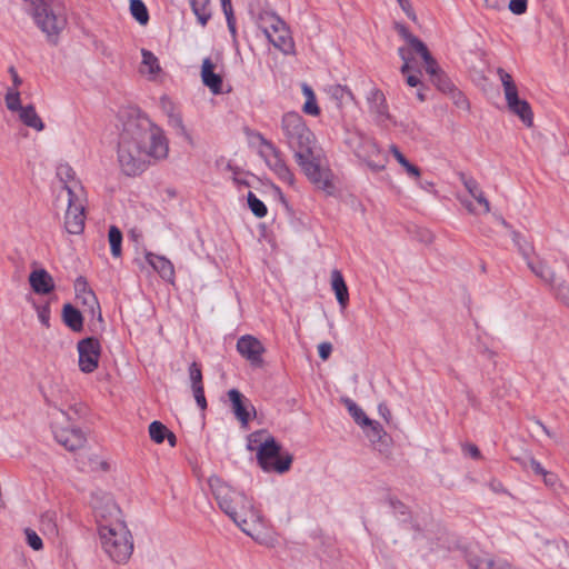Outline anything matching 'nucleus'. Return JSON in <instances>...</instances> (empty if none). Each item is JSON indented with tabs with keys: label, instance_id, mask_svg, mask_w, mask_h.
<instances>
[{
	"label": "nucleus",
	"instance_id": "obj_20",
	"mask_svg": "<svg viewBox=\"0 0 569 569\" xmlns=\"http://www.w3.org/2000/svg\"><path fill=\"white\" fill-rule=\"evenodd\" d=\"M201 79L203 84L208 87L213 94L222 92V78L214 72V64L210 58H206L202 61Z\"/></svg>",
	"mask_w": 569,
	"mask_h": 569
},
{
	"label": "nucleus",
	"instance_id": "obj_35",
	"mask_svg": "<svg viewBox=\"0 0 569 569\" xmlns=\"http://www.w3.org/2000/svg\"><path fill=\"white\" fill-rule=\"evenodd\" d=\"M497 74L501 81L503 87L505 98L513 96L515 92L518 91V88L509 72H507L502 68L497 69Z\"/></svg>",
	"mask_w": 569,
	"mask_h": 569
},
{
	"label": "nucleus",
	"instance_id": "obj_26",
	"mask_svg": "<svg viewBox=\"0 0 569 569\" xmlns=\"http://www.w3.org/2000/svg\"><path fill=\"white\" fill-rule=\"evenodd\" d=\"M77 299L84 306V312H89L92 318L102 322V315L99 301L92 290H84L82 293H77Z\"/></svg>",
	"mask_w": 569,
	"mask_h": 569
},
{
	"label": "nucleus",
	"instance_id": "obj_50",
	"mask_svg": "<svg viewBox=\"0 0 569 569\" xmlns=\"http://www.w3.org/2000/svg\"><path fill=\"white\" fill-rule=\"evenodd\" d=\"M363 147L367 149V151L363 152L361 150H357L356 153L358 157H362L366 159L367 157H370L379 152L376 142L369 138L363 140Z\"/></svg>",
	"mask_w": 569,
	"mask_h": 569
},
{
	"label": "nucleus",
	"instance_id": "obj_38",
	"mask_svg": "<svg viewBox=\"0 0 569 569\" xmlns=\"http://www.w3.org/2000/svg\"><path fill=\"white\" fill-rule=\"evenodd\" d=\"M74 170L69 164H60L57 169V176L64 183V189L67 190V186H74L80 182L74 179Z\"/></svg>",
	"mask_w": 569,
	"mask_h": 569
},
{
	"label": "nucleus",
	"instance_id": "obj_34",
	"mask_svg": "<svg viewBox=\"0 0 569 569\" xmlns=\"http://www.w3.org/2000/svg\"><path fill=\"white\" fill-rule=\"evenodd\" d=\"M111 254L114 258L121 256L122 233L116 226H111L108 233Z\"/></svg>",
	"mask_w": 569,
	"mask_h": 569
},
{
	"label": "nucleus",
	"instance_id": "obj_63",
	"mask_svg": "<svg viewBox=\"0 0 569 569\" xmlns=\"http://www.w3.org/2000/svg\"><path fill=\"white\" fill-rule=\"evenodd\" d=\"M302 93L305 94V97L307 99L316 98V94H315L312 88L310 86H308L307 83L302 84Z\"/></svg>",
	"mask_w": 569,
	"mask_h": 569
},
{
	"label": "nucleus",
	"instance_id": "obj_39",
	"mask_svg": "<svg viewBox=\"0 0 569 569\" xmlns=\"http://www.w3.org/2000/svg\"><path fill=\"white\" fill-rule=\"evenodd\" d=\"M248 206L252 213L258 218H263L267 216V207L266 204L252 192H248Z\"/></svg>",
	"mask_w": 569,
	"mask_h": 569
},
{
	"label": "nucleus",
	"instance_id": "obj_48",
	"mask_svg": "<svg viewBox=\"0 0 569 569\" xmlns=\"http://www.w3.org/2000/svg\"><path fill=\"white\" fill-rule=\"evenodd\" d=\"M191 390H192V393H193V397H194L197 406L202 411H204L207 409V407H208L207 399H206V396H204V387L203 386H198L196 388H191Z\"/></svg>",
	"mask_w": 569,
	"mask_h": 569
},
{
	"label": "nucleus",
	"instance_id": "obj_29",
	"mask_svg": "<svg viewBox=\"0 0 569 569\" xmlns=\"http://www.w3.org/2000/svg\"><path fill=\"white\" fill-rule=\"evenodd\" d=\"M528 268L542 281L549 286H553L556 281V272L545 262L539 261L535 263L530 258L526 261Z\"/></svg>",
	"mask_w": 569,
	"mask_h": 569
},
{
	"label": "nucleus",
	"instance_id": "obj_42",
	"mask_svg": "<svg viewBox=\"0 0 569 569\" xmlns=\"http://www.w3.org/2000/svg\"><path fill=\"white\" fill-rule=\"evenodd\" d=\"M188 373H189L191 388H196L198 386H203L201 366L198 362L193 361L189 366Z\"/></svg>",
	"mask_w": 569,
	"mask_h": 569
},
{
	"label": "nucleus",
	"instance_id": "obj_9",
	"mask_svg": "<svg viewBox=\"0 0 569 569\" xmlns=\"http://www.w3.org/2000/svg\"><path fill=\"white\" fill-rule=\"evenodd\" d=\"M6 107L9 111L18 113L19 120L36 131H42L44 123L39 117L33 104L22 106L20 92L16 89H7L4 94Z\"/></svg>",
	"mask_w": 569,
	"mask_h": 569
},
{
	"label": "nucleus",
	"instance_id": "obj_46",
	"mask_svg": "<svg viewBox=\"0 0 569 569\" xmlns=\"http://www.w3.org/2000/svg\"><path fill=\"white\" fill-rule=\"evenodd\" d=\"M37 316L39 321L46 327H50V317H51V310L50 306L48 303L36 306Z\"/></svg>",
	"mask_w": 569,
	"mask_h": 569
},
{
	"label": "nucleus",
	"instance_id": "obj_57",
	"mask_svg": "<svg viewBox=\"0 0 569 569\" xmlns=\"http://www.w3.org/2000/svg\"><path fill=\"white\" fill-rule=\"evenodd\" d=\"M465 452H467L473 459H480L481 452L479 448L473 443H468L463 447Z\"/></svg>",
	"mask_w": 569,
	"mask_h": 569
},
{
	"label": "nucleus",
	"instance_id": "obj_54",
	"mask_svg": "<svg viewBox=\"0 0 569 569\" xmlns=\"http://www.w3.org/2000/svg\"><path fill=\"white\" fill-rule=\"evenodd\" d=\"M318 352H319V357L322 360H327L332 352V345L330 342H321L318 346Z\"/></svg>",
	"mask_w": 569,
	"mask_h": 569
},
{
	"label": "nucleus",
	"instance_id": "obj_25",
	"mask_svg": "<svg viewBox=\"0 0 569 569\" xmlns=\"http://www.w3.org/2000/svg\"><path fill=\"white\" fill-rule=\"evenodd\" d=\"M62 320L74 332H80L83 329L82 313L70 303L63 306Z\"/></svg>",
	"mask_w": 569,
	"mask_h": 569
},
{
	"label": "nucleus",
	"instance_id": "obj_16",
	"mask_svg": "<svg viewBox=\"0 0 569 569\" xmlns=\"http://www.w3.org/2000/svg\"><path fill=\"white\" fill-rule=\"evenodd\" d=\"M366 100L376 122L385 123L390 119L387 100L380 89L372 87L367 93Z\"/></svg>",
	"mask_w": 569,
	"mask_h": 569
},
{
	"label": "nucleus",
	"instance_id": "obj_36",
	"mask_svg": "<svg viewBox=\"0 0 569 569\" xmlns=\"http://www.w3.org/2000/svg\"><path fill=\"white\" fill-rule=\"evenodd\" d=\"M346 406L348 412L359 426L365 427L366 423H370V418L367 417L365 411L355 401L348 399Z\"/></svg>",
	"mask_w": 569,
	"mask_h": 569
},
{
	"label": "nucleus",
	"instance_id": "obj_5",
	"mask_svg": "<svg viewBox=\"0 0 569 569\" xmlns=\"http://www.w3.org/2000/svg\"><path fill=\"white\" fill-rule=\"evenodd\" d=\"M257 24L274 48L284 54L295 53V41L290 28L276 12L268 10L259 12Z\"/></svg>",
	"mask_w": 569,
	"mask_h": 569
},
{
	"label": "nucleus",
	"instance_id": "obj_52",
	"mask_svg": "<svg viewBox=\"0 0 569 569\" xmlns=\"http://www.w3.org/2000/svg\"><path fill=\"white\" fill-rule=\"evenodd\" d=\"M302 110L305 113L313 116V117H317L320 114V108L318 107L316 98L307 99L302 107Z\"/></svg>",
	"mask_w": 569,
	"mask_h": 569
},
{
	"label": "nucleus",
	"instance_id": "obj_62",
	"mask_svg": "<svg viewBox=\"0 0 569 569\" xmlns=\"http://www.w3.org/2000/svg\"><path fill=\"white\" fill-rule=\"evenodd\" d=\"M378 411H379V415H380V416H381L386 421H389V420H390V418H391V412H390V410H389V408H388V406H387V405H385V403H380V405L378 406Z\"/></svg>",
	"mask_w": 569,
	"mask_h": 569
},
{
	"label": "nucleus",
	"instance_id": "obj_4",
	"mask_svg": "<svg viewBox=\"0 0 569 569\" xmlns=\"http://www.w3.org/2000/svg\"><path fill=\"white\" fill-rule=\"evenodd\" d=\"M142 132L124 131L118 144V162L121 171L128 177L141 174L149 166L144 148L142 147Z\"/></svg>",
	"mask_w": 569,
	"mask_h": 569
},
{
	"label": "nucleus",
	"instance_id": "obj_21",
	"mask_svg": "<svg viewBox=\"0 0 569 569\" xmlns=\"http://www.w3.org/2000/svg\"><path fill=\"white\" fill-rule=\"evenodd\" d=\"M29 282L38 295H48L54 289L53 278L46 269L33 270L29 276Z\"/></svg>",
	"mask_w": 569,
	"mask_h": 569
},
{
	"label": "nucleus",
	"instance_id": "obj_43",
	"mask_svg": "<svg viewBox=\"0 0 569 569\" xmlns=\"http://www.w3.org/2000/svg\"><path fill=\"white\" fill-rule=\"evenodd\" d=\"M447 96H449L458 108L463 110L469 109V101L467 97L456 86L447 93Z\"/></svg>",
	"mask_w": 569,
	"mask_h": 569
},
{
	"label": "nucleus",
	"instance_id": "obj_3",
	"mask_svg": "<svg viewBox=\"0 0 569 569\" xmlns=\"http://www.w3.org/2000/svg\"><path fill=\"white\" fill-rule=\"evenodd\" d=\"M99 520V537L106 553L117 563H126L133 552V540L126 523L118 518L107 521L104 513L96 508Z\"/></svg>",
	"mask_w": 569,
	"mask_h": 569
},
{
	"label": "nucleus",
	"instance_id": "obj_33",
	"mask_svg": "<svg viewBox=\"0 0 569 569\" xmlns=\"http://www.w3.org/2000/svg\"><path fill=\"white\" fill-rule=\"evenodd\" d=\"M130 12L140 24L149 21L148 9L142 0H130Z\"/></svg>",
	"mask_w": 569,
	"mask_h": 569
},
{
	"label": "nucleus",
	"instance_id": "obj_15",
	"mask_svg": "<svg viewBox=\"0 0 569 569\" xmlns=\"http://www.w3.org/2000/svg\"><path fill=\"white\" fill-rule=\"evenodd\" d=\"M56 441L69 451H76L84 447L87 438L79 428H54Z\"/></svg>",
	"mask_w": 569,
	"mask_h": 569
},
{
	"label": "nucleus",
	"instance_id": "obj_27",
	"mask_svg": "<svg viewBox=\"0 0 569 569\" xmlns=\"http://www.w3.org/2000/svg\"><path fill=\"white\" fill-rule=\"evenodd\" d=\"M331 286L339 305L345 308L349 302V292L345 279L339 270L331 273Z\"/></svg>",
	"mask_w": 569,
	"mask_h": 569
},
{
	"label": "nucleus",
	"instance_id": "obj_31",
	"mask_svg": "<svg viewBox=\"0 0 569 569\" xmlns=\"http://www.w3.org/2000/svg\"><path fill=\"white\" fill-rule=\"evenodd\" d=\"M198 22L204 27L211 19L210 0H189Z\"/></svg>",
	"mask_w": 569,
	"mask_h": 569
},
{
	"label": "nucleus",
	"instance_id": "obj_32",
	"mask_svg": "<svg viewBox=\"0 0 569 569\" xmlns=\"http://www.w3.org/2000/svg\"><path fill=\"white\" fill-rule=\"evenodd\" d=\"M141 56L142 66L147 68V72L152 77L157 76L161 71L158 58L147 49L141 50Z\"/></svg>",
	"mask_w": 569,
	"mask_h": 569
},
{
	"label": "nucleus",
	"instance_id": "obj_40",
	"mask_svg": "<svg viewBox=\"0 0 569 569\" xmlns=\"http://www.w3.org/2000/svg\"><path fill=\"white\" fill-rule=\"evenodd\" d=\"M512 241L517 246L520 254L527 261L531 257L533 248L526 241L525 237L518 231H512Z\"/></svg>",
	"mask_w": 569,
	"mask_h": 569
},
{
	"label": "nucleus",
	"instance_id": "obj_8",
	"mask_svg": "<svg viewBox=\"0 0 569 569\" xmlns=\"http://www.w3.org/2000/svg\"><path fill=\"white\" fill-rule=\"evenodd\" d=\"M82 186H67L68 208L64 216V228L70 234H80L84 229V204L81 198Z\"/></svg>",
	"mask_w": 569,
	"mask_h": 569
},
{
	"label": "nucleus",
	"instance_id": "obj_17",
	"mask_svg": "<svg viewBox=\"0 0 569 569\" xmlns=\"http://www.w3.org/2000/svg\"><path fill=\"white\" fill-rule=\"evenodd\" d=\"M466 560L470 569H509L510 565L506 560L496 561L485 551L469 550L466 553Z\"/></svg>",
	"mask_w": 569,
	"mask_h": 569
},
{
	"label": "nucleus",
	"instance_id": "obj_30",
	"mask_svg": "<svg viewBox=\"0 0 569 569\" xmlns=\"http://www.w3.org/2000/svg\"><path fill=\"white\" fill-rule=\"evenodd\" d=\"M389 150L410 178L415 180H418L420 178V168L410 163L396 144H391Z\"/></svg>",
	"mask_w": 569,
	"mask_h": 569
},
{
	"label": "nucleus",
	"instance_id": "obj_24",
	"mask_svg": "<svg viewBox=\"0 0 569 569\" xmlns=\"http://www.w3.org/2000/svg\"><path fill=\"white\" fill-rule=\"evenodd\" d=\"M401 34L407 40V42L410 46V48L422 58V60L426 63V67L427 66H430V67L433 66V62L436 60L433 59V57L429 52L427 46L419 38H417L416 36L411 34L410 32H408L407 29H405V28L401 29Z\"/></svg>",
	"mask_w": 569,
	"mask_h": 569
},
{
	"label": "nucleus",
	"instance_id": "obj_41",
	"mask_svg": "<svg viewBox=\"0 0 569 569\" xmlns=\"http://www.w3.org/2000/svg\"><path fill=\"white\" fill-rule=\"evenodd\" d=\"M550 287L556 298L569 308V284L565 280H561L559 282L555 281L553 286Z\"/></svg>",
	"mask_w": 569,
	"mask_h": 569
},
{
	"label": "nucleus",
	"instance_id": "obj_22",
	"mask_svg": "<svg viewBox=\"0 0 569 569\" xmlns=\"http://www.w3.org/2000/svg\"><path fill=\"white\" fill-rule=\"evenodd\" d=\"M459 179L467 189V191L470 193V196L483 208V212H490V202L486 198L478 181L473 177L467 176L463 172L459 173Z\"/></svg>",
	"mask_w": 569,
	"mask_h": 569
},
{
	"label": "nucleus",
	"instance_id": "obj_11",
	"mask_svg": "<svg viewBox=\"0 0 569 569\" xmlns=\"http://www.w3.org/2000/svg\"><path fill=\"white\" fill-rule=\"evenodd\" d=\"M77 350L79 355L78 365L83 373H92L99 367L101 357V343L96 337H87L78 341Z\"/></svg>",
	"mask_w": 569,
	"mask_h": 569
},
{
	"label": "nucleus",
	"instance_id": "obj_53",
	"mask_svg": "<svg viewBox=\"0 0 569 569\" xmlns=\"http://www.w3.org/2000/svg\"><path fill=\"white\" fill-rule=\"evenodd\" d=\"M389 502H390V506L393 509L395 513L400 515V516L408 515L407 506L403 502H401L400 500L390 499Z\"/></svg>",
	"mask_w": 569,
	"mask_h": 569
},
{
	"label": "nucleus",
	"instance_id": "obj_64",
	"mask_svg": "<svg viewBox=\"0 0 569 569\" xmlns=\"http://www.w3.org/2000/svg\"><path fill=\"white\" fill-rule=\"evenodd\" d=\"M107 507L109 508V513L112 516H118L120 513L119 508L116 506V503L112 501V499H108Z\"/></svg>",
	"mask_w": 569,
	"mask_h": 569
},
{
	"label": "nucleus",
	"instance_id": "obj_23",
	"mask_svg": "<svg viewBox=\"0 0 569 569\" xmlns=\"http://www.w3.org/2000/svg\"><path fill=\"white\" fill-rule=\"evenodd\" d=\"M426 71L430 76L431 82L442 93L447 94L455 87L451 79L438 67L437 61L433 62L431 68L427 66Z\"/></svg>",
	"mask_w": 569,
	"mask_h": 569
},
{
	"label": "nucleus",
	"instance_id": "obj_7",
	"mask_svg": "<svg viewBox=\"0 0 569 569\" xmlns=\"http://www.w3.org/2000/svg\"><path fill=\"white\" fill-rule=\"evenodd\" d=\"M31 6V14L36 24L49 38L57 37L66 27L67 18L61 11H56L47 0H23Z\"/></svg>",
	"mask_w": 569,
	"mask_h": 569
},
{
	"label": "nucleus",
	"instance_id": "obj_19",
	"mask_svg": "<svg viewBox=\"0 0 569 569\" xmlns=\"http://www.w3.org/2000/svg\"><path fill=\"white\" fill-rule=\"evenodd\" d=\"M146 261L152 267L154 271L164 280L170 283L174 281V267L172 262L164 256H159L152 252L146 253Z\"/></svg>",
	"mask_w": 569,
	"mask_h": 569
},
{
	"label": "nucleus",
	"instance_id": "obj_56",
	"mask_svg": "<svg viewBox=\"0 0 569 569\" xmlns=\"http://www.w3.org/2000/svg\"><path fill=\"white\" fill-rule=\"evenodd\" d=\"M530 467L532 469V471L537 475H540V476H543V477H548V476H551V472H548L543 467L542 465L536 460V459H531L530 460Z\"/></svg>",
	"mask_w": 569,
	"mask_h": 569
},
{
	"label": "nucleus",
	"instance_id": "obj_14",
	"mask_svg": "<svg viewBox=\"0 0 569 569\" xmlns=\"http://www.w3.org/2000/svg\"><path fill=\"white\" fill-rule=\"evenodd\" d=\"M231 411L241 423L242 427H247L251 417L256 416V408L251 401L241 393L238 389H230L228 392Z\"/></svg>",
	"mask_w": 569,
	"mask_h": 569
},
{
	"label": "nucleus",
	"instance_id": "obj_1",
	"mask_svg": "<svg viewBox=\"0 0 569 569\" xmlns=\"http://www.w3.org/2000/svg\"><path fill=\"white\" fill-rule=\"evenodd\" d=\"M281 130L289 148L309 181L328 193L333 190L331 171L321 167L315 152L316 137L307 127L302 116L291 111L282 116Z\"/></svg>",
	"mask_w": 569,
	"mask_h": 569
},
{
	"label": "nucleus",
	"instance_id": "obj_44",
	"mask_svg": "<svg viewBox=\"0 0 569 569\" xmlns=\"http://www.w3.org/2000/svg\"><path fill=\"white\" fill-rule=\"evenodd\" d=\"M222 11L226 16V20H227V26H228V30L232 37V40L233 42H237V37H238V33H237V23H236V17H234V13H233V9H232V6H229V8H222Z\"/></svg>",
	"mask_w": 569,
	"mask_h": 569
},
{
	"label": "nucleus",
	"instance_id": "obj_47",
	"mask_svg": "<svg viewBox=\"0 0 569 569\" xmlns=\"http://www.w3.org/2000/svg\"><path fill=\"white\" fill-rule=\"evenodd\" d=\"M26 537H27L28 545L33 550L42 549V547H43L42 539L38 536V533L36 531H33L32 529H26Z\"/></svg>",
	"mask_w": 569,
	"mask_h": 569
},
{
	"label": "nucleus",
	"instance_id": "obj_49",
	"mask_svg": "<svg viewBox=\"0 0 569 569\" xmlns=\"http://www.w3.org/2000/svg\"><path fill=\"white\" fill-rule=\"evenodd\" d=\"M365 427L370 428V433L368 435L372 441L380 440L385 435L382 426L376 421L370 419V423H366Z\"/></svg>",
	"mask_w": 569,
	"mask_h": 569
},
{
	"label": "nucleus",
	"instance_id": "obj_6",
	"mask_svg": "<svg viewBox=\"0 0 569 569\" xmlns=\"http://www.w3.org/2000/svg\"><path fill=\"white\" fill-rule=\"evenodd\" d=\"M257 435H251L256 437ZM256 439L250 438L248 445L249 450H254L253 442ZM257 450V462L259 467L266 472H287L292 465L293 458L290 453L281 455V446L276 441L272 436H268L256 448Z\"/></svg>",
	"mask_w": 569,
	"mask_h": 569
},
{
	"label": "nucleus",
	"instance_id": "obj_58",
	"mask_svg": "<svg viewBox=\"0 0 569 569\" xmlns=\"http://www.w3.org/2000/svg\"><path fill=\"white\" fill-rule=\"evenodd\" d=\"M399 56L403 60V64H402L400 71L402 74H408L411 68H410L409 61L406 57V50L403 48H399Z\"/></svg>",
	"mask_w": 569,
	"mask_h": 569
},
{
	"label": "nucleus",
	"instance_id": "obj_59",
	"mask_svg": "<svg viewBox=\"0 0 569 569\" xmlns=\"http://www.w3.org/2000/svg\"><path fill=\"white\" fill-rule=\"evenodd\" d=\"M489 488L493 491V492H497V493H501V492H506V489L502 485L501 481L497 480V479H492L490 482H489Z\"/></svg>",
	"mask_w": 569,
	"mask_h": 569
},
{
	"label": "nucleus",
	"instance_id": "obj_18",
	"mask_svg": "<svg viewBox=\"0 0 569 569\" xmlns=\"http://www.w3.org/2000/svg\"><path fill=\"white\" fill-rule=\"evenodd\" d=\"M506 102L510 112L518 116L525 126H532L533 113L531 107L528 101L519 98L518 91L511 97H506Z\"/></svg>",
	"mask_w": 569,
	"mask_h": 569
},
{
	"label": "nucleus",
	"instance_id": "obj_45",
	"mask_svg": "<svg viewBox=\"0 0 569 569\" xmlns=\"http://www.w3.org/2000/svg\"><path fill=\"white\" fill-rule=\"evenodd\" d=\"M169 123L178 131L179 134L183 136L187 139H190V136L183 124V120L180 113H170Z\"/></svg>",
	"mask_w": 569,
	"mask_h": 569
},
{
	"label": "nucleus",
	"instance_id": "obj_51",
	"mask_svg": "<svg viewBox=\"0 0 569 569\" xmlns=\"http://www.w3.org/2000/svg\"><path fill=\"white\" fill-rule=\"evenodd\" d=\"M508 8L513 14H523L528 8V0H510Z\"/></svg>",
	"mask_w": 569,
	"mask_h": 569
},
{
	"label": "nucleus",
	"instance_id": "obj_10",
	"mask_svg": "<svg viewBox=\"0 0 569 569\" xmlns=\"http://www.w3.org/2000/svg\"><path fill=\"white\" fill-rule=\"evenodd\" d=\"M261 144L264 147L260 153L267 166L282 182L293 186L295 174L282 158L281 151L271 142L261 137Z\"/></svg>",
	"mask_w": 569,
	"mask_h": 569
},
{
	"label": "nucleus",
	"instance_id": "obj_60",
	"mask_svg": "<svg viewBox=\"0 0 569 569\" xmlns=\"http://www.w3.org/2000/svg\"><path fill=\"white\" fill-rule=\"evenodd\" d=\"M76 290H77V293H82V291L84 290H91L90 288H88V282L87 280L83 278V277H79L77 280H76Z\"/></svg>",
	"mask_w": 569,
	"mask_h": 569
},
{
	"label": "nucleus",
	"instance_id": "obj_28",
	"mask_svg": "<svg viewBox=\"0 0 569 569\" xmlns=\"http://www.w3.org/2000/svg\"><path fill=\"white\" fill-rule=\"evenodd\" d=\"M327 92L330 99L335 100L338 108H342L345 104L355 100L351 90L341 84L329 86Z\"/></svg>",
	"mask_w": 569,
	"mask_h": 569
},
{
	"label": "nucleus",
	"instance_id": "obj_55",
	"mask_svg": "<svg viewBox=\"0 0 569 569\" xmlns=\"http://www.w3.org/2000/svg\"><path fill=\"white\" fill-rule=\"evenodd\" d=\"M8 71L11 76L12 84H13L9 89H16V91H19V87L22 84V79L20 78V76L18 74V72L13 66L9 67Z\"/></svg>",
	"mask_w": 569,
	"mask_h": 569
},
{
	"label": "nucleus",
	"instance_id": "obj_37",
	"mask_svg": "<svg viewBox=\"0 0 569 569\" xmlns=\"http://www.w3.org/2000/svg\"><path fill=\"white\" fill-rule=\"evenodd\" d=\"M168 428L160 421H152L149 425V436L156 443H162L168 436Z\"/></svg>",
	"mask_w": 569,
	"mask_h": 569
},
{
	"label": "nucleus",
	"instance_id": "obj_2",
	"mask_svg": "<svg viewBox=\"0 0 569 569\" xmlns=\"http://www.w3.org/2000/svg\"><path fill=\"white\" fill-rule=\"evenodd\" d=\"M208 486L217 500L219 508L247 535L261 520L252 499L244 492L236 490L220 477L213 475L208 479Z\"/></svg>",
	"mask_w": 569,
	"mask_h": 569
},
{
	"label": "nucleus",
	"instance_id": "obj_61",
	"mask_svg": "<svg viewBox=\"0 0 569 569\" xmlns=\"http://www.w3.org/2000/svg\"><path fill=\"white\" fill-rule=\"evenodd\" d=\"M406 81L410 87H423L418 74H408Z\"/></svg>",
	"mask_w": 569,
	"mask_h": 569
},
{
	"label": "nucleus",
	"instance_id": "obj_13",
	"mask_svg": "<svg viewBox=\"0 0 569 569\" xmlns=\"http://www.w3.org/2000/svg\"><path fill=\"white\" fill-rule=\"evenodd\" d=\"M236 348L239 355L249 361L252 367H262V356L266 352V348L258 338L251 335L241 336L237 341Z\"/></svg>",
	"mask_w": 569,
	"mask_h": 569
},
{
	"label": "nucleus",
	"instance_id": "obj_12",
	"mask_svg": "<svg viewBox=\"0 0 569 569\" xmlns=\"http://www.w3.org/2000/svg\"><path fill=\"white\" fill-rule=\"evenodd\" d=\"M146 139L149 142L148 148H144L147 160H163L168 157L169 142L162 129L151 124L149 131L142 134V141Z\"/></svg>",
	"mask_w": 569,
	"mask_h": 569
}]
</instances>
